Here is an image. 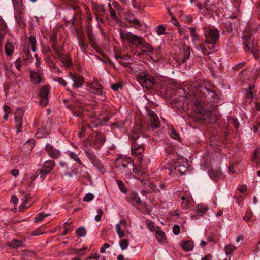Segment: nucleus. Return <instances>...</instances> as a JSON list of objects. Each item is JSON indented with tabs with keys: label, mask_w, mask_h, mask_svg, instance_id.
<instances>
[{
	"label": "nucleus",
	"mask_w": 260,
	"mask_h": 260,
	"mask_svg": "<svg viewBox=\"0 0 260 260\" xmlns=\"http://www.w3.org/2000/svg\"><path fill=\"white\" fill-rule=\"evenodd\" d=\"M191 53L190 48L184 45L182 48L180 49L179 53L176 55L175 60L178 63H184L189 58Z\"/></svg>",
	"instance_id": "1a4fd4ad"
},
{
	"label": "nucleus",
	"mask_w": 260,
	"mask_h": 260,
	"mask_svg": "<svg viewBox=\"0 0 260 260\" xmlns=\"http://www.w3.org/2000/svg\"><path fill=\"white\" fill-rule=\"evenodd\" d=\"M120 37L123 41H127L137 47H141L140 51L137 53V55H148L151 59L154 60L152 55L154 49L150 44L145 41L144 38L131 32H122V31L120 32Z\"/></svg>",
	"instance_id": "f03ea898"
},
{
	"label": "nucleus",
	"mask_w": 260,
	"mask_h": 260,
	"mask_svg": "<svg viewBox=\"0 0 260 260\" xmlns=\"http://www.w3.org/2000/svg\"><path fill=\"white\" fill-rule=\"evenodd\" d=\"M206 40L211 43L216 44L219 39L220 35L219 30L215 28L206 27L204 29Z\"/></svg>",
	"instance_id": "6e6552de"
},
{
	"label": "nucleus",
	"mask_w": 260,
	"mask_h": 260,
	"mask_svg": "<svg viewBox=\"0 0 260 260\" xmlns=\"http://www.w3.org/2000/svg\"><path fill=\"white\" fill-rule=\"evenodd\" d=\"M117 184L120 190V191L124 193H126L127 192V189L125 186L123 182L119 180H116Z\"/></svg>",
	"instance_id": "a19ab883"
},
{
	"label": "nucleus",
	"mask_w": 260,
	"mask_h": 260,
	"mask_svg": "<svg viewBox=\"0 0 260 260\" xmlns=\"http://www.w3.org/2000/svg\"><path fill=\"white\" fill-rule=\"evenodd\" d=\"M71 8L73 10H75L76 11V14H74V16L72 18L71 21L72 25H74L75 23V16L77 15L78 13H80V9L79 8V6L78 5H75V4H72Z\"/></svg>",
	"instance_id": "ea45409f"
},
{
	"label": "nucleus",
	"mask_w": 260,
	"mask_h": 260,
	"mask_svg": "<svg viewBox=\"0 0 260 260\" xmlns=\"http://www.w3.org/2000/svg\"><path fill=\"white\" fill-rule=\"evenodd\" d=\"M85 153L93 165L99 169L101 173L104 174L106 172V169L102 162L96 157L94 152L90 150H87Z\"/></svg>",
	"instance_id": "9d476101"
},
{
	"label": "nucleus",
	"mask_w": 260,
	"mask_h": 260,
	"mask_svg": "<svg viewBox=\"0 0 260 260\" xmlns=\"http://www.w3.org/2000/svg\"><path fill=\"white\" fill-rule=\"evenodd\" d=\"M190 92L193 95L192 102L197 108L194 115L195 118L198 120L209 119V122L211 123L215 122L217 119L216 115L210 111L206 110L204 102L199 99L200 98L206 96L210 103H214L210 99L214 100L216 96L215 93L203 86H199L197 88L195 85L191 87Z\"/></svg>",
	"instance_id": "f257e3e1"
},
{
	"label": "nucleus",
	"mask_w": 260,
	"mask_h": 260,
	"mask_svg": "<svg viewBox=\"0 0 260 260\" xmlns=\"http://www.w3.org/2000/svg\"><path fill=\"white\" fill-rule=\"evenodd\" d=\"M105 136L102 133L96 131L92 134V140L98 146H101L105 142Z\"/></svg>",
	"instance_id": "412c9836"
},
{
	"label": "nucleus",
	"mask_w": 260,
	"mask_h": 260,
	"mask_svg": "<svg viewBox=\"0 0 260 260\" xmlns=\"http://www.w3.org/2000/svg\"><path fill=\"white\" fill-rule=\"evenodd\" d=\"M225 251L227 255L231 254L235 249L236 247L233 245H228L225 247Z\"/></svg>",
	"instance_id": "de8ad7c7"
},
{
	"label": "nucleus",
	"mask_w": 260,
	"mask_h": 260,
	"mask_svg": "<svg viewBox=\"0 0 260 260\" xmlns=\"http://www.w3.org/2000/svg\"><path fill=\"white\" fill-rule=\"evenodd\" d=\"M23 57L25 61L27 62L31 61L32 56L29 53L28 48L24 49Z\"/></svg>",
	"instance_id": "37998d69"
},
{
	"label": "nucleus",
	"mask_w": 260,
	"mask_h": 260,
	"mask_svg": "<svg viewBox=\"0 0 260 260\" xmlns=\"http://www.w3.org/2000/svg\"><path fill=\"white\" fill-rule=\"evenodd\" d=\"M76 233L78 237H83L86 234V230L84 227H80L76 230Z\"/></svg>",
	"instance_id": "c03bdc74"
},
{
	"label": "nucleus",
	"mask_w": 260,
	"mask_h": 260,
	"mask_svg": "<svg viewBox=\"0 0 260 260\" xmlns=\"http://www.w3.org/2000/svg\"><path fill=\"white\" fill-rule=\"evenodd\" d=\"M142 132V126L141 124H137L135 126L132 133L130 134V137L134 141H138L140 137V134Z\"/></svg>",
	"instance_id": "b1692460"
},
{
	"label": "nucleus",
	"mask_w": 260,
	"mask_h": 260,
	"mask_svg": "<svg viewBox=\"0 0 260 260\" xmlns=\"http://www.w3.org/2000/svg\"><path fill=\"white\" fill-rule=\"evenodd\" d=\"M115 167L119 172L126 176L131 174L132 171L134 173L141 175H143L146 173V170L142 172V169L139 165L138 168H135L134 163L131 158L118 159L115 162Z\"/></svg>",
	"instance_id": "7ed1b4c3"
},
{
	"label": "nucleus",
	"mask_w": 260,
	"mask_h": 260,
	"mask_svg": "<svg viewBox=\"0 0 260 260\" xmlns=\"http://www.w3.org/2000/svg\"><path fill=\"white\" fill-rule=\"evenodd\" d=\"M225 28L228 32H232V23L230 21L226 22L225 24Z\"/></svg>",
	"instance_id": "69168bd1"
},
{
	"label": "nucleus",
	"mask_w": 260,
	"mask_h": 260,
	"mask_svg": "<svg viewBox=\"0 0 260 260\" xmlns=\"http://www.w3.org/2000/svg\"><path fill=\"white\" fill-rule=\"evenodd\" d=\"M253 216V213L251 210H247L245 213V216L243 217V219L248 222L250 220V219L252 218Z\"/></svg>",
	"instance_id": "3c124183"
},
{
	"label": "nucleus",
	"mask_w": 260,
	"mask_h": 260,
	"mask_svg": "<svg viewBox=\"0 0 260 260\" xmlns=\"http://www.w3.org/2000/svg\"><path fill=\"white\" fill-rule=\"evenodd\" d=\"M5 51L6 54L8 56H11L14 52V47L12 44L7 42L5 45Z\"/></svg>",
	"instance_id": "473e14b6"
},
{
	"label": "nucleus",
	"mask_w": 260,
	"mask_h": 260,
	"mask_svg": "<svg viewBox=\"0 0 260 260\" xmlns=\"http://www.w3.org/2000/svg\"><path fill=\"white\" fill-rule=\"evenodd\" d=\"M197 49L200 48L204 54L208 55L212 53L215 47V44L211 43L207 40L202 43L199 46H195Z\"/></svg>",
	"instance_id": "ddd939ff"
},
{
	"label": "nucleus",
	"mask_w": 260,
	"mask_h": 260,
	"mask_svg": "<svg viewBox=\"0 0 260 260\" xmlns=\"http://www.w3.org/2000/svg\"><path fill=\"white\" fill-rule=\"evenodd\" d=\"M100 257V255L98 253H95L94 254H91L88 257L86 258V260H90L91 259H99Z\"/></svg>",
	"instance_id": "052dcab7"
},
{
	"label": "nucleus",
	"mask_w": 260,
	"mask_h": 260,
	"mask_svg": "<svg viewBox=\"0 0 260 260\" xmlns=\"http://www.w3.org/2000/svg\"><path fill=\"white\" fill-rule=\"evenodd\" d=\"M49 40L51 44V47L55 53H57V50H60L57 44V35L56 31L53 30L52 34L49 37Z\"/></svg>",
	"instance_id": "393cba45"
},
{
	"label": "nucleus",
	"mask_w": 260,
	"mask_h": 260,
	"mask_svg": "<svg viewBox=\"0 0 260 260\" xmlns=\"http://www.w3.org/2000/svg\"><path fill=\"white\" fill-rule=\"evenodd\" d=\"M218 241V239L215 235H211L208 238V241L212 242L213 244L216 243Z\"/></svg>",
	"instance_id": "e2e57ef3"
},
{
	"label": "nucleus",
	"mask_w": 260,
	"mask_h": 260,
	"mask_svg": "<svg viewBox=\"0 0 260 260\" xmlns=\"http://www.w3.org/2000/svg\"><path fill=\"white\" fill-rule=\"evenodd\" d=\"M45 151L48 156L53 159H57L60 157L61 152L59 150L54 149L50 144H47L45 146Z\"/></svg>",
	"instance_id": "f3484780"
},
{
	"label": "nucleus",
	"mask_w": 260,
	"mask_h": 260,
	"mask_svg": "<svg viewBox=\"0 0 260 260\" xmlns=\"http://www.w3.org/2000/svg\"><path fill=\"white\" fill-rule=\"evenodd\" d=\"M7 244L9 247L13 249L24 247V242L17 239H14L11 241L7 242Z\"/></svg>",
	"instance_id": "bb28decb"
},
{
	"label": "nucleus",
	"mask_w": 260,
	"mask_h": 260,
	"mask_svg": "<svg viewBox=\"0 0 260 260\" xmlns=\"http://www.w3.org/2000/svg\"><path fill=\"white\" fill-rule=\"evenodd\" d=\"M126 200L136 208H139L140 206L143 205L138 194L134 192H132L129 194L126 198Z\"/></svg>",
	"instance_id": "dca6fc26"
},
{
	"label": "nucleus",
	"mask_w": 260,
	"mask_h": 260,
	"mask_svg": "<svg viewBox=\"0 0 260 260\" xmlns=\"http://www.w3.org/2000/svg\"><path fill=\"white\" fill-rule=\"evenodd\" d=\"M89 91L91 93L100 95L102 94V86L97 80L93 81L89 86Z\"/></svg>",
	"instance_id": "6ab92c4d"
},
{
	"label": "nucleus",
	"mask_w": 260,
	"mask_h": 260,
	"mask_svg": "<svg viewBox=\"0 0 260 260\" xmlns=\"http://www.w3.org/2000/svg\"><path fill=\"white\" fill-rule=\"evenodd\" d=\"M243 38L244 40L243 48L245 51H249L252 48L250 46V40H251V35L249 31H244L243 32Z\"/></svg>",
	"instance_id": "5701e85b"
},
{
	"label": "nucleus",
	"mask_w": 260,
	"mask_h": 260,
	"mask_svg": "<svg viewBox=\"0 0 260 260\" xmlns=\"http://www.w3.org/2000/svg\"><path fill=\"white\" fill-rule=\"evenodd\" d=\"M36 39L34 36H31L28 38V44L31 46L33 52L36 50Z\"/></svg>",
	"instance_id": "4c0bfd02"
},
{
	"label": "nucleus",
	"mask_w": 260,
	"mask_h": 260,
	"mask_svg": "<svg viewBox=\"0 0 260 260\" xmlns=\"http://www.w3.org/2000/svg\"><path fill=\"white\" fill-rule=\"evenodd\" d=\"M49 214H46L42 212L37 215L35 218V221H42L44 219H45L47 216H48Z\"/></svg>",
	"instance_id": "8fccbe9b"
},
{
	"label": "nucleus",
	"mask_w": 260,
	"mask_h": 260,
	"mask_svg": "<svg viewBox=\"0 0 260 260\" xmlns=\"http://www.w3.org/2000/svg\"><path fill=\"white\" fill-rule=\"evenodd\" d=\"M55 162L54 160H47L44 162L42 166V168L39 171V174L40 177L43 179L48 174L50 173L54 166Z\"/></svg>",
	"instance_id": "9b49d317"
},
{
	"label": "nucleus",
	"mask_w": 260,
	"mask_h": 260,
	"mask_svg": "<svg viewBox=\"0 0 260 260\" xmlns=\"http://www.w3.org/2000/svg\"><path fill=\"white\" fill-rule=\"evenodd\" d=\"M109 12H110V16L112 17V18L113 19H117L116 12L112 8H110Z\"/></svg>",
	"instance_id": "774afa93"
},
{
	"label": "nucleus",
	"mask_w": 260,
	"mask_h": 260,
	"mask_svg": "<svg viewBox=\"0 0 260 260\" xmlns=\"http://www.w3.org/2000/svg\"><path fill=\"white\" fill-rule=\"evenodd\" d=\"M69 76L74 82V87L79 88L82 86L84 83V78L83 76L77 74H74L72 72L69 73Z\"/></svg>",
	"instance_id": "a211bd4d"
},
{
	"label": "nucleus",
	"mask_w": 260,
	"mask_h": 260,
	"mask_svg": "<svg viewBox=\"0 0 260 260\" xmlns=\"http://www.w3.org/2000/svg\"><path fill=\"white\" fill-rule=\"evenodd\" d=\"M170 137L175 140H179L180 139V136L178 133L176 132V131L175 129L171 130L170 133Z\"/></svg>",
	"instance_id": "864d4df0"
},
{
	"label": "nucleus",
	"mask_w": 260,
	"mask_h": 260,
	"mask_svg": "<svg viewBox=\"0 0 260 260\" xmlns=\"http://www.w3.org/2000/svg\"><path fill=\"white\" fill-rule=\"evenodd\" d=\"M78 43L81 50L85 53L87 52L88 48L87 44L85 42V39L83 37H78Z\"/></svg>",
	"instance_id": "7c9ffc66"
},
{
	"label": "nucleus",
	"mask_w": 260,
	"mask_h": 260,
	"mask_svg": "<svg viewBox=\"0 0 260 260\" xmlns=\"http://www.w3.org/2000/svg\"><path fill=\"white\" fill-rule=\"evenodd\" d=\"M104 214L103 211L101 209H99L98 210V215L95 217V220L96 222H99L101 220V216Z\"/></svg>",
	"instance_id": "4d7b16f0"
},
{
	"label": "nucleus",
	"mask_w": 260,
	"mask_h": 260,
	"mask_svg": "<svg viewBox=\"0 0 260 260\" xmlns=\"http://www.w3.org/2000/svg\"><path fill=\"white\" fill-rule=\"evenodd\" d=\"M48 94L49 89L46 86H43L40 90L39 96L40 101L39 102L40 105L45 107L48 104Z\"/></svg>",
	"instance_id": "4468645a"
},
{
	"label": "nucleus",
	"mask_w": 260,
	"mask_h": 260,
	"mask_svg": "<svg viewBox=\"0 0 260 260\" xmlns=\"http://www.w3.org/2000/svg\"><path fill=\"white\" fill-rule=\"evenodd\" d=\"M69 156L72 159L78 162L80 165H82V163L80 159L78 158V155H77L75 153L70 152Z\"/></svg>",
	"instance_id": "603ef678"
},
{
	"label": "nucleus",
	"mask_w": 260,
	"mask_h": 260,
	"mask_svg": "<svg viewBox=\"0 0 260 260\" xmlns=\"http://www.w3.org/2000/svg\"><path fill=\"white\" fill-rule=\"evenodd\" d=\"M144 144L143 142L134 141L131 146V153L133 155L137 157L139 161V165L142 168V172L146 170L149 160L144 157L142 154L144 151Z\"/></svg>",
	"instance_id": "20e7f679"
},
{
	"label": "nucleus",
	"mask_w": 260,
	"mask_h": 260,
	"mask_svg": "<svg viewBox=\"0 0 260 260\" xmlns=\"http://www.w3.org/2000/svg\"><path fill=\"white\" fill-rule=\"evenodd\" d=\"M180 245L185 251H191L194 247L193 243L190 240H183L180 242Z\"/></svg>",
	"instance_id": "c85d7f7f"
},
{
	"label": "nucleus",
	"mask_w": 260,
	"mask_h": 260,
	"mask_svg": "<svg viewBox=\"0 0 260 260\" xmlns=\"http://www.w3.org/2000/svg\"><path fill=\"white\" fill-rule=\"evenodd\" d=\"M156 238L160 242L166 241L165 233L162 230H158L156 232Z\"/></svg>",
	"instance_id": "c9c22d12"
},
{
	"label": "nucleus",
	"mask_w": 260,
	"mask_h": 260,
	"mask_svg": "<svg viewBox=\"0 0 260 260\" xmlns=\"http://www.w3.org/2000/svg\"><path fill=\"white\" fill-rule=\"evenodd\" d=\"M56 81H57L59 84L62 85L63 86H66L67 85L66 81L61 77H56L54 79Z\"/></svg>",
	"instance_id": "bf43d9fd"
},
{
	"label": "nucleus",
	"mask_w": 260,
	"mask_h": 260,
	"mask_svg": "<svg viewBox=\"0 0 260 260\" xmlns=\"http://www.w3.org/2000/svg\"><path fill=\"white\" fill-rule=\"evenodd\" d=\"M210 178L215 181L219 180L222 177V172L220 169H212L208 171Z\"/></svg>",
	"instance_id": "a878e982"
},
{
	"label": "nucleus",
	"mask_w": 260,
	"mask_h": 260,
	"mask_svg": "<svg viewBox=\"0 0 260 260\" xmlns=\"http://www.w3.org/2000/svg\"><path fill=\"white\" fill-rule=\"evenodd\" d=\"M68 225L69 224L67 222H66L63 224V225L65 227V229L61 233V236L66 235L68 232H70L73 230V228L72 226H70L69 228L67 227V225Z\"/></svg>",
	"instance_id": "5fc2aeb1"
},
{
	"label": "nucleus",
	"mask_w": 260,
	"mask_h": 260,
	"mask_svg": "<svg viewBox=\"0 0 260 260\" xmlns=\"http://www.w3.org/2000/svg\"><path fill=\"white\" fill-rule=\"evenodd\" d=\"M253 85H249L248 88L246 89V95L248 98L252 99L253 96V92L254 89Z\"/></svg>",
	"instance_id": "a18cd8bd"
},
{
	"label": "nucleus",
	"mask_w": 260,
	"mask_h": 260,
	"mask_svg": "<svg viewBox=\"0 0 260 260\" xmlns=\"http://www.w3.org/2000/svg\"><path fill=\"white\" fill-rule=\"evenodd\" d=\"M30 198L29 194L25 196L24 199H22L23 203L20 206V208H27L31 206V204L28 203Z\"/></svg>",
	"instance_id": "58836bf2"
},
{
	"label": "nucleus",
	"mask_w": 260,
	"mask_h": 260,
	"mask_svg": "<svg viewBox=\"0 0 260 260\" xmlns=\"http://www.w3.org/2000/svg\"><path fill=\"white\" fill-rule=\"evenodd\" d=\"M187 162L182 159H178L173 165L169 167V169L176 174L183 175L187 170Z\"/></svg>",
	"instance_id": "0eeeda50"
},
{
	"label": "nucleus",
	"mask_w": 260,
	"mask_h": 260,
	"mask_svg": "<svg viewBox=\"0 0 260 260\" xmlns=\"http://www.w3.org/2000/svg\"><path fill=\"white\" fill-rule=\"evenodd\" d=\"M181 198L182 200L181 202V207L184 209L188 208L189 205L190 203V198L182 196Z\"/></svg>",
	"instance_id": "e433bc0d"
},
{
	"label": "nucleus",
	"mask_w": 260,
	"mask_h": 260,
	"mask_svg": "<svg viewBox=\"0 0 260 260\" xmlns=\"http://www.w3.org/2000/svg\"><path fill=\"white\" fill-rule=\"evenodd\" d=\"M148 114L150 118L151 127L152 128H158L160 125V123L157 115L152 111H149Z\"/></svg>",
	"instance_id": "4be33fe9"
},
{
	"label": "nucleus",
	"mask_w": 260,
	"mask_h": 260,
	"mask_svg": "<svg viewBox=\"0 0 260 260\" xmlns=\"http://www.w3.org/2000/svg\"><path fill=\"white\" fill-rule=\"evenodd\" d=\"M15 122L16 124V132L17 133L22 131L23 124V117L24 116L23 110L20 108L17 109L15 114Z\"/></svg>",
	"instance_id": "f8f14e48"
},
{
	"label": "nucleus",
	"mask_w": 260,
	"mask_h": 260,
	"mask_svg": "<svg viewBox=\"0 0 260 260\" xmlns=\"http://www.w3.org/2000/svg\"><path fill=\"white\" fill-rule=\"evenodd\" d=\"M215 3L214 0H206L204 5L207 10H210Z\"/></svg>",
	"instance_id": "09e8293b"
},
{
	"label": "nucleus",
	"mask_w": 260,
	"mask_h": 260,
	"mask_svg": "<svg viewBox=\"0 0 260 260\" xmlns=\"http://www.w3.org/2000/svg\"><path fill=\"white\" fill-rule=\"evenodd\" d=\"M125 18L129 23V24L135 28H139L142 26L140 21L135 18V16L133 14L130 13H126L125 14Z\"/></svg>",
	"instance_id": "aec40b11"
},
{
	"label": "nucleus",
	"mask_w": 260,
	"mask_h": 260,
	"mask_svg": "<svg viewBox=\"0 0 260 260\" xmlns=\"http://www.w3.org/2000/svg\"><path fill=\"white\" fill-rule=\"evenodd\" d=\"M115 229L116 233L120 238H122L125 236V233L122 230L121 227L120 226V224H117L115 225Z\"/></svg>",
	"instance_id": "79ce46f5"
},
{
	"label": "nucleus",
	"mask_w": 260,
	"mask_h": 260,
	"mask_svg": "<svg viewBox=\"0 0 260 260\" xmlns=\"http://www.w3.org/2000/svg\"><path fill=\"white\" fill-rule=\"evenodd\" d=\"M129 245L128 241L126 239H123L119 242V245L122 250H125Z\"/></svg>",
	"instance_id": "49530a36"
},
{
	"label": "nucleus",
	"mask_w": 260,
	"mask_h": 260,
	"mask_svg": "<svg viewBox=\"0 0 260 260\" xmlns=\"http://www.w3.org/2000/svg\"><path fill=\"white\" fill-rule=\"evenodd\" d=\"M94 198V195L91 193H87L83 198L84 201L89 202L93 200Z\"/></svg>",
	"instance_id": "13d9d810"
},
{
	"label": "nucleus",
	"mask_w": 260,
	"mask_h": 260,
	"mask_svg": "<svg viewBox=\"0 0 260 260\" xmlns=\"http://www.w3.org/2000/svg\"><path fill=\"white\" fill-rule=\"evenodd\" d=\"M111 87L113 90L116 91L118 89L122 88V85L120 83H116L115 84L111 85Z\"/></svg>",
	"instance_id": "338daca9"
},
{
	"label": "nucleus",
	"mask_w": 260,
	"mask_h": 260,
	"mask_svg": "<svg viewBox=\"0 0 260 260\" xmlns=\"http://www.w3.org/2000/svg\"><path fill=\"white\" fill-rule=\"evenodd\" d=\"M115 58L116 59H120L121 60H122L123 61L131 60V57L129 55H124V56L115 55Z\"/></svg>",
	"instance_id": "0e129e2a"
},
{
	"label": "nucleus",
	"mask_w": 260,
	"mask_h": 260,
	"mask_svg": "<svg viewBox=\"0 0 260 260\" xmlns=\"http://www.w3.org/2000/svg\"><path fill=\"white\" fill-rule=\"evenodd\" d=\"M68 107L72 111L73 114L74 116L78 117H80L82 116L83 110L81 105H78L74 106L68 105Z\"/></svg>",
	"instance_id": "cd10ccee"
},
{
	"label": "nucleus",
	"mask_w": 260,
	"mask_h": 260,
	"mask_svg": "<svg viewBox=\"0 0 260 260\" xmlns=\"http://www.w3.org/2000/svg\"><path fill=\"white\" fill-rule=\"evenodd\" d=\"M30 77L33 84L39 83L41 81V77L39 73L32 70L30 71Z\"/></svg>",
	"instance_id": "c756f323"
},
{
	"label": "nucleus",
	"mask_w": 260,
	"mask_h": 260,
	"mask_svg": "<svg viewBox=\"0 0 260 260\" xmlns=\"http://www.w3.org/2000/svg\"><path fill=\"white\" fill-rule=\"evenodd\" d=\"M61 49L57 50V53H55L58 60L62 63V64L66 68L71 66L73 63L70 57L66 54L61 53Z\"/></svg>",
	"instance_id": "2eb2a0df"
},
{
	"label": "nucleus",
	"mask_w": 260,
	"mask_h": 260,
	"mask_svg": "<svg viewBox=\"0 0 260 260\" xmlns=\"http://www.w3.org/2000/svg\"><path fill=\"white\" fill-rule=\"evenodd\" d=\"M146 224L147 227L151 231H153L155 229L154 223L150 220H147L146 221Z\"/></svg>",
	"instance_id": "6e6d98bb"
},
{
	"label": "nucleus",
	"mask_w": 260,
	"mask_h": 260,
	"mask_svg": "<svg viewBox=\"0 0 260 260\" xmlns=\"http://www.w3.org/2000/svg\"><path fill=\"white\" fill-rule=\"evenodd\" d=\"M45 60L46 61L47 64L52 68H54L55 71H59V68L56 67L55 63L51 60V57L49 55L46 56L45 57Z\"/></svg>",
	"instance_id": "f704fd0d"
},
{
	"label": "nucleus",
	"mask_w": 260,
	"mask_h": 260,
	"mask_svg": "<svg viewBox=\"0 0 260 260\" xmlns=\"http://www.w3.org/2000/svg\"><path fill=\"white\" fill-rule=\"evenodd\" d=\"M190 36L192 37V42L194 43L199 40V36L196 32V29L194 27L188 28Z\"/></svg>",
	"instance_id": "72a5a7b5"
},
{
	"label": "nucleus",
	"mask_w": 260,
	"mask_h": 260,
	"mask_svg": "<svg viewBox=\"0 0 260 260\" xmlns=\"http://www.w3.org/2000/svg\"><path fill=\"white\" fill-rule=\"evenodd\" d=\"M165 30V27L162 25H160L157 26L156 31L158 35H160L164 34Z\"/></svg>",
	"instance_id": "680f3d73"
},
{
	"label": "nucleus",
	"mask_w": 260,
	"mask_h": 260,
	"mask_svg": "<svg viewBox=\"0 0 260 260\" xmlns=\"http://www.w3.org/2000/svg\"><path fill=\"white\" fill-rule=\"evenodd\" d=\"M13 4L15 10V19L19 27H24L25 23L22 20L24 6L22 2L20 0H14Z\"/></svg>",
	"instance_id": "423d86ee"
},
{
	"label": "nucleus",
	"mask_w": 260,
	"mask_h": 260,
	"mask_svg": "<svg viewBox=\"0 0 260 260\" xmlns=\"http://www.w3.org/2000/svg\"><path fill=\"white\" fill-rule=\"evenodd\" d=\"M138 82L143 88L150 89L155 83L156 80L153 76L147 72L143 71L136 75Z\"/></svg>",
	"instance_id": "39448f33"
},
{
	"label": "nucleus",
	"mask_w": 260,
	"mask_h": 260,
	"mask_svg": "<svg viewBox=\"0 0 260 260\" xmlns=\"http://www.w3.org/2000/svg\"><path fill=\"white\" fill-rule=\"evenodd\" d=\"M208 210V208L203 204H200L198 205L196 208V212L198 214L203 216Z\"/></svg>",
	"instance_id": "2f4dec72"
}]
</instances>
